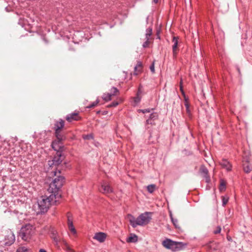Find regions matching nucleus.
<instances>
[{"label": "nucleus", "mask_w": 252, "mask_h": 252, "mask_svg": "<svg viewBox=\"0 0 252 252\" xmlns=\"http://www.w3.org/2000/svg\"><path fill=\"white\" fill-rule=\"evenodd\" d=\"M64 249L67 252H75L74 251L69 247V246L66 242H64Z\"/></svg>", "instance_id": "c85d7f7f"}, {"label": "nucleus", "mask_w": 252, "mask_h": 252, "mask_svg": "<svg viewBox=\"0 0 252 252\" xmlns=\"http://www.w3.org/2000/svg\"><path fill=\"white\" fill-rule=\"evenodd\" d=\"M64 182L65 178L63 176L61 175L57 176L49 185L48 191L49 193H52L53 195H59V198H61V194L60 192Z\"/></svg>", "instance_id": "7ed1b4c3"}, {"label": "nucleus", "mask_w": 252, "mask_h": 252, "mask_svg": "<svg viewBox=\"0 0 252 252\" xmlns=\"http://www.w3.org/2000/svg\"><path fill=\"white\" fill-rule=\"evenodd\" d=\"M141 71V69L138 68L137 66H135L134 67V75H137Z\"/></svg>", "instance_id": "58836bf2"}, {"label": "nucleus", "mask_w": 252, "mask_h": 252, "mask_svg": "<svg viewBox=\"0 0 252 252\" xmlns=\"http://www.w3.org/2000/svg\"><path fill=\"white\" fill-rule=\"evenodd\" d=\"M79 119V117L77 113H72L67 115L66 117V120L69 122H71L73 121H77Z\"/></svg>", "instance_id": "dca6fc26"}, {"label": "nucleus", "mask_w": 252, "mask_h": 252, "mask_svg": "<svg viewBox=\"0 0 252 252\" xmlns=\"http://www.w3.org/2000/svg\"><path fill=\"white\" fill-rule=\"evenodd\" d=\"M99 101L96 100L95 101L93 102L91 104L87 106V108H92L93 107H94L95 106L97 105V104L98 103Z\"/></svg>", "instance_id": "72a5a7b5"}, {"label": "nucleus", "mask_w": 252, "mask_h": 252, "mask_svg": "<svg viewBox=\"0 0 252 252\" xmlns=\"http://www.w3.org/2000/svg\"><path fill=\"white\" fill-rule=\"evenodd\" d=\"M101 189L102 190H101V191L103 193L107 194L113 192L112 188L110 187V185L106 182H103L101 183Z\"/></svg>", "instance_id": "9d476101"}, {"label": "nucleus", "mask_w": 252, "mask_h": 252, "mask_svg": "<svg viewBox=\"0 0 252 252\" xmlns=\"http://www.w3.org/2000/svg\"><path fill=\"white\" fill-rule=\"evenodd\" d=\"M58 172H59V173H60V170H58Z\"/></svg>", "instance_id": "3c124183"}, {"label": "nucleus", "mask_w": 252, "mask_h": 252, "mask_svg": "<svg viewBox=\"0 0 252 252\" xmlns=\"http://www.w3.org/2000/svg\"><path fill=\"white\" fill-rule=\"evenodd\" d=\"M221 231V227L220 226H218L217 229L214 231L215 234H219Z\"/></svg>", "instance_id": "a19ab883"}, {"label": "nucleus", "mask_w": 252, "mask_h": 252, "mask_svg": "<svg viewBox=\"0 0 252 252\" xmlns=\"http://www.w3.org/2000/svg\"><path fill=\"white\" fill-rule=\"evenodd\" d=\"M64 157L60 152L56 153L52 160H49L48 164L50 167H57L59 166L63 160Z\"/></svg>", "instance_id": "39448f33"}, {"label": "nucleus", "mask_w": 252, "mask_h": 252, "mask_svg": "<svg viewBox=\"0 0 252 252\" xmlns=\"http://www.w3.org/2000/svg\"><path fill=\"white\" fill-rule=\"evenodd\" d=\"M220 164L222 168L225 169L227 171H230L232 170V165L226 159H222L220 162Z\"/></svg>", "instance_id": "9b49d317"}, {"label": "nucleus", "mask_w": 252, "mask_h": 252, "mask_svg": "<svg viewBox=\"0 0 252 252\" xmlns=\"http://www.w3.org/2000/svg\"><path fill=\"white\" fill-rule=\"evenodd\" d=\"M49 234L55 244L58 245L60 242V238L57 231L54 228L50 227L49 229Z\"/></svg>", "instance_id": "1a4fd4ad"}, {"label": "nucleus", "mask_w": 252, "mask_h": 252, "mask_svg": "<svg viewBox=\"0 0 252 252\" xmlns=\"http://www.w3.org/2000/svg\"><path fill=\"white\" fill-rule=\"evenodd\" d=\"M185 106L186 107L187 113L188 114H189L190 113L189 104L187 100L186 99H185Z\"/></svg>", "instance_id": "2f4dec72"}, {"label": "nucleus", "mask_w": 252, "mask_h": 252, "mask_svg": "<svg viewBox=\"0 0 252 252\" xmlns=\"http://www.w3.org/2000/svg\"><path fill=\"white\" fill-rule=\"evenodd\" d=\"M151 213L145 212L139 215L136 219L130 214L128 215L129 221L132 227L135 228L137 226H143L147 224L151 220L150 216Z\"/></svg>", "instance_id": "f03ea898"}, {"label": "nucleus", "mask_w": 252, "mask_h": 252, "mask_svg": "<svg viewBox=\"0 0 252 252\" xmlns=\"http://www.w3.org/2000/svg\"><path fill=\"white\" fill-rule=\"evenodd\" d=\"M134 105H136L140 103L141 97L139 95H136V96L133 97Z\"/></svg>", "instance_id": "cd10ccee"}, {"label": "nucleus", "mask_w": 252, "mask_h": 252, "mask_svg": "<svg viewBox=\"0 0 252 252\" xmlns=\"http://www.w3.org/2000/svg\"><path fill=\"white\" fill-rule=\"evenodd\" d=\"M0 252H3V251L1 250L0 248Z\"/></svg>", "instance_id": "8fccbe9b"}, {"label": "nucleus", "mask_w": 252, "mask_h": 252, "mask_svg": "<svg viewBox=\"0 0 252 252\" xmlns=\"http://www.w3.org/2000/svg\"><path fill=\"white\" fill-rule=\"evenodd\" d=\"M180 90L182 93V94L183 95H185V92L183 90V80L182 79H181L180 82Z\"/></svg>", "instance_id": "f704fd0d"}, {"label": "nucleus", "mask_w": 252, "mask_h": 252, "mask_svg": "<svg viewBox=\"0 0 252 252\" xmlns=\"http://www.w3.org/2000/svg\"><path fill=\"white\" fill-rule=\"evenodd\" d=\"M112 94L110 93L104 94L102 96V98L106 101H109L111 99Z\"/></svg>", "instance_id": "bb28decb"}, {"label": "nucleus", "mask_w": 252, "mask_h": 252, "mask_svg": "<svg viewBox=\"0 0 252 252\" xmlns=\"http://www.w3.org/2000/svg\"><path fill=\"white\" fill-rule=\"evenodd\" d=\"M142 112L144 113H146V112H150V109H146L143 110Z\"/></svg>", "instance_id": "a18cd8bd"}, {"label": "nucleus", "mask_w": 252, "mask_h": 252, "mask_svg": "<svg viewBox=\"0 0 252 252\" xmlns=\"http://www.w3.org/2000/svg\"><path fill=\"white\" fill-rule=\"evenodd\" d=\"M158 118V115L156 113H153L150 115L149 118L147 120L146 123L147 124L154 125V121L157 119Z\"/></svg>", "instance_id": "a211bd4d"}, {"label": "nucleus", "mask_w": 252, "mask_h": 252, "mask_svg": "<svg viewBox=\"0 0 252 252\" xmlns=\"http://www.w3.org/2000/svg\"><path fill=\"white\" fill-rule=\"evenodd\" d=\"M106 238V234L103 232L96 233L94 236V239L97 240L100 243L103 242Z\"/></svg>", "instance_id": "f8f14e48"}, {"label": "nucleus", "mask_w": 252, "mask_h": 252, "mask_svg": "<svg viewBox=\"0 0 252 252\" xmlns=\"http://www.w3.org/2000/svg\"><path fill=\"white\" fill-rule=\"evenodd\" d=\"M152 33V29L149 28L146 30V38H149Z\"/></svg>", "instance_id": "c756f323"}, {"label": "nucleus", "mask_w": 252, "mask_h": 252, "mask_svg": "<svg viewBox=\"0 0 252 252\" xmlns=\"http://www.w3.org/2000/svg\"><path fill=\"white\" fill-rule=\"evenodd\" d=\"M16 252H32V251L27 247L21 246L17 249Z\"/></svg>", "instance_id": "4be33fe9"}, {"label": "nucleus", "mask_w": 252, "mask_h": 252, "mask_svg": "<svg viewBox=\"0 0 252 252\" xmlns=\"http://www.w3.org/2000/svg\"><path fill=\"white\" fill-rule=\"evenodd\" d=\"M221 199H222V206L224 207L226 205V204L227 203V202L229 200V197L227 195L222 196Z\"/></svg>", "instance_id": "a878e982"}, {"label": "nucleus", "mask_w": 252, "mask_h": 252, "mask_svg": "<svg viewBox=\"0 0 252 252\" xmlns=\"http://www.w3.org/2000/svg\"><path fill=\"white\" fill-rule=\"evenodd\" d=\"M225 184L224 182H221L220 183V190H222L223 189H225Z\"/></svg>", "instance_id": "79ce46f5"}, {"label": "nucleus", "mask_w": 252, "mask_h": 252, "mask_svg": "<svg viewBox=\"0 0 252 252\" xmlns=\"http://www.w3.org/2000/svg\"><path fill=\"white\" fill-rule=\"evenodd\" d=\"M119 92V90L118 89L115 87H112L111 89V94H112V96L115 95L116 94V93Z\"/></svg>", "instance_id": "7c9ffc66"}, {"label": "nucleus", "mask_w": 252, "mask_h": 252, "mask_svg": "<svg viewBox=\"0 0 252 252\" xmlns=\"http://www.w3.org/2000/svg\"><path fill=\"white\" fill-rule=\"evenodd\" d=\"M54 175H55V176H56V174H57V171H54Z\"/></svg>", "instance_id": "09e8293b"}, {"label": "nucleus", "mask_w": 252, "mask_h": 252, "mask_svg": "<svg viewBox=\"0 0 252 252\" xmlns=\"http://www.w3.org/2000/svg\"><path fill=\"white\" fill-rule=\"evenodd\" d=\"M59 195H53L52 193L48 196H42L38 200L37 203L40 213H45L52 205L56 204L59 198Z\"/></svg>", "instance_id": "f257e3e1"}, {"label": "nucleus", "mask_w": 252, "mask_h": 252, "mask_svg": "<svg viewBox=\"0 0 252 252\" xmlns=\"http://www.w3.org/2000/svg\"><path fill=\"white\" fill-rule=\"evenodd\" d=\"M64 126V122L63 120L60 119L59 121L56 122L54 126L55 131H61V129Z\"/></svg>", "instance_id": "6ab92c4d"}, {"label": "nucleus", "mask_w": 252, "mask_h": 252, "mask_svg": "<svg viewBox=\"0 0 252 252\" xmlns=\"http://www.w3.org/2000/svg\"><path fill=\"white\" fill-rule=\"evenodd\" d=\"M142 87L141 85H140L139 88H138V91H137V94H136V95H139L140 96V94H142Z\"/></svg>", "instance_id": "ea45409f"}, {"label": "nucleus", "mask_w": 252, "mask_h": 252, "mask_svg": "<svg viewBox=\"0 0 252 252\" xmlns=\"http://www.w3.org/2000/svg\"><path fill=\"white\" fill-rule=\"evenodd\" d=\"M138 241V236L135 234H130V236L127 239L128 243H135Z\"/></svg>", "instance_id": "aec40b11"}, {"label": "nucleus", "mask_w": 252, "mask_h": 252, "mask_svg": "<svg viewBox=\"0 0 252 252\" xmlns=\"http://www.w3.org/2000/svg\"><path fill=\"white\" fill-rule=\"evenodd\" d=\"M5 240V244L7 246H10L15 240L14 234L11 232H10L9 234L6 236Z\"/></svg>", "instance_id": "ddd939ff"}, {"label": "nucleus", "mask_w": 252, "mask_h": 252, "mask_svg": "<svg viewBox=\"0 0 252 252\" xmlns=\"http://www.w3.org/2000/svg\"><path fill=\"white\" fill-rule=\"evenodd\" d=\"M39 252H47L46 250L43 249H41L39 250Z\"/></svg>", "instance_id": "49530a36"}, {"label": "nucleus", "mask_w": 252, "mask_h": 252, "mask_svg": "<svg viewBox=\"0 0 252 252\" xmlns=\"http://www.w3.org/2000/svg\"><path fill=\"white\" fill-rule=\"evenodd\" d=\"M55 135L57 140L62 142L66 139V137L61 133V131H55Z\"/></svg>", "instance_id": "412c9836"}, {"label": "nucleus", "mask_w": 252, "mask_h": 252, "mask_svg": "<svg viewBox=\"0 0 252 252\" xmlns=\"http://www.w3.org/2000/svg\"><path fill=\"white\" fill-rule=\"evenodd\" d=\"M150 70L152 72H155V67L154 63L150 66Z\"/></svg>", "instance_id": "c03bdc74"}, {"label": "nucleus", "mask_w": 252, "mask_h": 252, "mask_svg": "<svg viewBox=\"0 0 252 252\" xmlns=\"http://www.w3.org/2000/svg\"><path fill=\"white\" fill-rule=\"evenodd\" d=\"M158 0H152V2L155 4H157L158 2Z\"/></svg>", "instance_id": "de8ad7c7"}, {"label": "nucleus", "mask_w": 252, "mask_h": 252, "mask_svg": "<svg viewBox=\"0 0 252 252\" xmlns=\"http://www.w3.org/2000/svg\"><path fill=\"white\" fill-rule=\"evenodd\" d=\"M146 41L144 42L143 44V47L144 48H146L149 45V43H150V42H149V38H146Z\"/></svg>", "instance_id": "e433bc0d"}, {"label": "nucleus", "mask_w": 252, "mask_h": 252, "mask_svg": "<svg viewBox=\"0 0 252 252\" xmlns=\"http://www.w3.org/2000/svg\"><path fill=\"white\" fill-rule=\"evenodd\" d=\"M52 147L54 150L57 152L56 153L60 152L63 154L64 147L62 141L57 140L53 141L52 143Z\"/></svg>", "instance_id": "0eeeda50"}, {"label": "nucleus", "mask_w": 252, "mask_h": 252, "mask_svg": "<svg viewBox=\"0 0 252 252\" xmlns=\"http://www.w3.org/2000/svg\"><path fill=\"white\" fill-rule=\"evenodd\" d=\"M34 232L32 225L28 224L23 226L19 233V236L25 241L30 240Z\"/></svg>", "instance_id": "20e7f679"}, {"label": "nucleus", "mask_w": 252, "mask_h": 252, "mask_svg": "<svg viewBox=\"0 0 252 252\" xmlns=\"http://www.w3.org/2000/svg\"><path fill=\"white\" fill-rule=\"evenodd\" d=\"M172 42L173 43V45L172 46L173 56L174 58H176L177 55V49L178 44V37L174 36L172 38Z\"/></svg>", "instance_id": "4468645a"}, {"label": "nucleus", "mask_w": 252, "mask_h": 252, "mask_svg": "<svg viewBox=\"0 0 252 252\" xmlns=\"http://www.w3.org/2000/svg\"><path fill=\"white\" fill-rule=\"evenodd\" d=\"M147 190L149 193H153L156 189V185L154 184H151L150 185H148L147 187Z\"/></svg>", "instance_id": "393cba45"}, {"label": "nucleus", "mask_w": 252, "mask_h": 252, "mask_svg": "<svg viewBox=\"0 0 252 252\" xmlns=\"http://www.w3.org/2000/svg\"><path fill=\"white\" fill-rule=\"evenodd\" d=\"M178 243L173 241L170 239H166L164 240L162 244L166 249L174 250L177 248Z\"/></svg>", "instance_id": "423d86ee"}, {"label": "nucleus", "mask_w": 252, "mask_h": 252, "mask_svg": "<svg viewBox=\"0 0 252 252\" xmlns=\"http://www.w3.org/2000/svg\"><path fill=\"white\" fill-rule=\"evenodd\" d=\"M243 169L245 173H249L252 170V166L248 163L244 164Z\"/></svg>", "instance_id": "5701e85b"}, {"label": "nucleus", "mask_w": 252, "mask_h": 252, "mask_svg": "<svg viewBox=\"0 0 252 252\" xmlns=\"http://www.w3.org/2000/svg\"><path fill=\"white\" fill-rule=\"evenodd\" d=\"M8 145L7 143H3L0 145V155H9V149L7 147Z\"/></svg>", "instance_id": "2eb2a0df"}, {"label": "nucleus", "mask_w": 252, "mask_h": 252, "mask_svg": "<svg viewBox=\"0 0 252 252\" xmlns=\"http://www.w3.org/2000/svg\"><path fill=\"white\" fill-rule=\"evenodd\" d=\"M83 33L81 32L77 31L75 32L74 34V37L73 38L77 37V36L81 35V37H82Z\"/></svg>", "instance_id": "4c0bfd02"}, {"label": "nucleus", "mask_w": 252, "mask_h": 252, "mask_svg": "<svg viewBox=\"0 0 252 252\" xmlns=\"http://www.w3.org/2000/svg\"><path fill=\"white\" fill-rule=\"evenodd\" d=\"M67 218V225L68 229L73 234L76 233V230L73 225L72 217L70 213L68 212L66 214Z\"/></svg>", "instance_id": "6e6552de"}, {"label": "nucleus", "mask_w": 252, "mask_h": 252, "mask_svg": "<svg viewBox=\"0 0 252 252\" xmlns=\"http://www.w3.org/2000/svg\"><path fill=\"white\" fill-rule=\"evenodd\" d=\"M170 218H171V221H172L173 225L175 226V227L176 228L180 229V227L179 225L178 220L177 219H174L171 215H170Z\"/></svg>", "instance_id": "b1692460"}, {"label": "nucleus", "mask_w": 252, "mask_h": 252, "mask_svg": "<svg viewBox=\"0 0 252 252\" xmlns=\"http://www.w3.org/2000/svg\"><path fill=\"white\" fill-rule=\"evenodd\" d=\"M83 138L85 140H90L93 139V136L92 134H87L83 136Z\"/></svg>", "instance_id": "473e14b6"}, {"label": "nucleus", "mask_w": 252, "mask_h": 252, "mask_svg": "<svg viewBox=\"0 0 252 252\" xmlns=\"http://www.w3.org/2000/svg\"><path fill=\"white\" fill-rule=\"evenodd\" d=\"M135 66H137L138 68L141 69L142 66V63L141 62H138Z\"/></svg>", "instance_id": "37998d69"}, {"label": "nucleus", "mask_w": 252, "mask_h": 252, "mask_svg": "<svg viewBox=\"0 0 252 252\" xmlns=\"http://www.w3.org/2000/svg\"><path fill=\"white\" fill-rule=\"evenodd\" d=\"M200 172L201 174L203 175V177L206 179V182H208L210 180V178L208 175V170L207 168L204 166H202L200 167Z\"/></svg>", "instance_id": "f3484780"}, {"label": "nucleus", "mask_w": 252, "mask_h": 252, "mask_svg": "<svg viewBox=\"0 0 252 252\" xmlns=\"http://www.w3.org/2000/svg\"><path fill=\"white\" fill-rule=\"evenodd\" d=\"M119 104V102L116 101H113L109 105H108V107H116Z\"/></svg>", "instance_id": "c9c22d12"}]
</instances>
